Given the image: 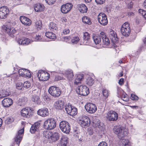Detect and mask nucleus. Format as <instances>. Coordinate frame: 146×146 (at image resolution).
I'll return each mask as SVG.
<instances>
[{
	"mask_svg": "<svg viewBox=\"0 0 146 146\" xmlns=\"http://www.w3.org/2000/svg\"><path fill=\"white\" fill-rule=\"evenodd\" d=\"M56 0H46L47 3L49 5L54 4Z\"/></svg>",
	"mask_w": 146,
	"mask_h": 146,
	"instance_id": "nucleus-54",
	"label": "nucleus"
},
{
	"mask_svg": "<svg viewBox=\"0 0 146 146\" xmlns=\"http://www.w3.org/2000/svg\"><path fill=\"white\" fill-rule=\"evenodd\" d=\"M26 103V102L24 98L20 99L18 102V104L19 106H22L24 105Z\"/></svg>",
	"mask_w": 146,
	"mask_h": 146,
	"instance_id": "nucleus-44",
	"label": "nucleus"
},
{
	"mask_svg": "<svg viewBox=\"0 0 146 146\" xmlns=\"http://www.w3.org/2000/svg\"><path fill=\"white\" fill-rule=\"evenodd\" d=\"M37 114L42 117H45L49 114L48 110L46 108H42L39 109L37 111Z\"/></svg>",
	"mask_w": 146,
	"mask_h": 146,
	"instance_id": "nucleus-23",
	"label": "nucleus"
},
{
	"mask_svg": "<svg viewBox=\"0 0 146 146\" xmlns=\"http://www.w3.org/2000/svg\"><path fill=\"white\" fill-rule=\"evenodd\" d=\"M77 7L79 10L82 13H86L88 10L87 7L84 4H82L78 5Z\"/></svg>",
	"mask_w": 146,
	"mask_h": 146,
	"instance_id": "nucleus-30",
	"label": "nucleus"
},
{
	"mask_svg": "<svg viewBox=\"0 0 146 146\" xmlns=\"http://www.w3.org/2000/svg\"><path fill=\"white\" fill-rule=\"evenodd\" d=\"M85 108L87 111L90 113H95L97 110L95 105L91 103L86 104L85 106Z\"/></svg>",
	"mask_w": 146,
	"mask_h": 146,
	"instance_id": "nucleus-14",
	"label": "nucleus"
},
{
	"mask_svg": "<svg viewBox=\"0 0 146 146\" xmlns=\"http://www.w3.org/2000/svg\"><path fill=\"white\" fill-rule=\"evenodd\" d=\"M74 136L76 140H78L80 141H81L82 139H81V136L80 135L79 131L77 130H75L74 131Z\"/></svg>",
	"mask_w": 146,
	"mask_h": 146,
	"instance_id": "nucleus-40",
	"label": "nucleus"
},
{
	"mask_svg": "<svg viewBox=\"0 0 146 146\" xmlns=\"http://www.w3.org/2000/svg\"><path fill=\"white\" fill-rule=\"evenodd\" d=\"M35 11L36 12H41L43 11L44 9V6L42 4H36L34 6Z\"/></svg>",
	"mask_w": 146,
	"mask_h": 146,
	"instance_id": "nucleus-29",
	"label": "nucleus"
},
{
	"mask_svg": "<svg viewBox=\"0 0 146 146\" xmlns=\"http://www.w3.org/2000/svg\"><path fill=\"white\" fill-rule=\"evenodd\" d=\"M106 117L108 120L114 121L118 119V115L116 111L111 110L108 112L106 114Z\"/></svg>",
	"mask_w": 146,
	"mask_h": 146,
	"instance_id": "nucleus-5",
	"label": "nucleus"
},
{
	"mask_svg": "<svg viewBox=\"0 0 146 146\" xmlns=\"http://www.w3.org/2000/svg\"><path fill=\"white\" fill-rule=\"evenodd\" d=\"M93 123L95 127L98 128L100 130L104 131L105 129V126L103 123L100 122V120L95 116L93 117Z\"/></svg>",
	"mask_w": 146,
	"mask_h": 146,
	"instance_id": "nucleus-12",
	"label": "nucleus"
},
{
	"mask_svg": "<svg viewBox=\"0 0 146 146\" xmlns=\"http://www.w3.org/2000/svg\"><path fill=\"white\" fill-rule=\"evenodd\" d=\"M37 76L39 80L45 81L49 79L50 75L45 71L39 70L38 72Z\"/></svg>",
	"mask_w": 146,
	"mask_h": 146,
	"instance_id": "nucleus-10",
	"label": "nucleus"
},
{
	"mask_svg": "<svg viewBox=\"0 0 146 146\" xmlns=\"http://www.w3.org/2000/svg\"><path fill=\"white\" fill-rule=\"evenodd\" d=\"M18 76L16 74H13L11 75V77L14 80L17 79Z\"/></svg>",
	"mask_w": 146,
	"mask_h": 146,
	"instance_id": "nucleus-61",
	"label": "nucleus"
},
{
	"mask_svg": "<svg viewBox=\"0 0 146 146\" xmlns=\"http://www.w3.org/2000/svg\"><path fill=\"white\" fill-rule=\"evenodd\" d=\"M65 109L67 113L71 116L75 115L77 113V109L70 104H66Z\"/></svg>",
	"mask_w": 146,
	"mask_h": 146,
	"instance_id": "nucleus-7",
	"label": "nucleus"
},
{
	"mask_svg": "<svg viewBox=\"0 0 146 146\" xmlns=\"http://www.w3.org/2000/svg\"><path fill=\"white\" fill-rule=\"evenodd\" d=\"M101 36L99 35L94 36L93 37V39L95 43L96 44H99L101 41Z\"/></svg>",
	"mask_w": 146,
	"mask_h": 146,
	"instance_id": "nucleus-37",
	"label": "nucleus"
},
{
	"mask_svg": "<svg viewBox=\"0 0 146 146\" xmlns=\"http://www.w3.org/2000/svg\"><path fill=\"white\" fill-rule=\"evenodd\" d=\"M34 38L35 39V41H44V40L42 38L41 36L39 35L36 34L35 36H34Z\"/></svg>",
	"mask_w": 146,
	"mask_h": 146,
	"instance_id": "nucleus-46",
	"label": "nucleus"
},
{
	"mask_svg": "<svg viewBox=\"0 0 146 146\" xmlns=\"http://www.w3.org/2000/svg\"><path fill=\"white\" fill-rule=\"evenodd\" d=\"M45 35L47 38L52 39H55L56 36L55 34L52 32H47L45 33Z\"/></svg>",
	"mask_w": 146,
	"mask_h": 146,
	"instance_id": "nucleus-39",
	"label": "nucleus"
},
{
	"mask_svg": "<svg viewBox=\"0 0 146 146\" xmlns=\"http://www.w3.org/2000/svg\"><path fill=\"white\" fill-rule=\"evenodd\" d=\"M1 93L2 94V95H3L5 94H7V95L5 96V97L7 96H8L9 94L8 92L7 91L5 90H2V92H1Z\"/></svg>",
	"mask_w": 146,
	"mask_h": 146,
	"instance_id": "nucleus-58",
	"label": "nucleus"
},
{
	"mask_svg": "<svg viewBox=\"0 0 146 146\" xmlns=\"http://www.w3.org/2000/svg\"><path fill=\"white\" fill-rule=\"evenodd\" d=\"M114 133L117 134L119 138L120 139L121 146H130L129 141L123 139V137L126 136L127 135V130L124 129L123 127H119L115 129Z\"/></svg>",
	"mask_w": 146,
	"mask_h": 146,
	"instance_id": "nucleus-1",
	"label": "nucleus"
},
{
	"mask_svg": "<svg viewBox=\"0 0 146 146\" xmlns=\"http://www.w3.org/2000/svg\"><path fill=\"white\" fill-rule=\"evenodd\" d=\"M70 31L68 29H64L63 31V33L64 34H67L69 33Z\"/></svg>",
	"mask_w": 146,
	"mask_h": 146,
	"instance_id": "nucleus-59",
	"label": "nucleus"
},
{
	"mask_svg": "<svg viewBox=\"0 0 146 146\" xmlns=\"http://www.w3.org/2000/svg\"><path fill=\"white\" fill-rule=\"evenodd\" d=\"M101 37L102 38L104 44L106 45H108L110 44V41L109 38H108L104 32L100 33Z\"/></svg>",
	"mask_w": 146,
	"mask_h": 146,
	"instance_id": "nucleus-31",
	"label": "nucleus"
},
{
	"mask_svg": "<svg viewBox=\"0 0 146 146\" xmlns=\"http://www.w3.org/2000/svg\"><path fill=\"white\" fill-rule=\"evenodd\" d=\"M139 12L146 19V11L139 9Z\"/></svg>",
	"mask_w": 146,
	"mask_h": 146,
	"instance_id": "nucleus-48",
	"label": "nucleus"
},
{
	"mask_svg": "<svg viewBox=\"0 0 146 146\" xmlns=\"http://www.w3.org/2000/svg\"><path fill=\"white\" fill-rule=\"evenodd\" d=\"M31 83L29 81L25 82L23 84L24 87L26 88H29L31 86Z\"/></svg>",
	"mask_w": 146,
	"mask_h": 146,
	"instance_id": "nucleus-50",
	"label": "nucleus"
},
{
	"mask_svg": "<svg viewBox=\"0 0 146 146\" xmlns=\"http://www.w3.org/2000/svg\"><path fill=\"white\" fill-rule=\"evenodd\" d=\"M59 138V134L58 133H52L49 141L50 142H55L58 140Z\"/></svg>",
	"mask_w": 146,
	"mask_h": 146,
	"instance_id": "nucleus-33",
	"label": "nucleus"
},
{
	"mask_svg": "<svg viewBox=\"0 0 146 146\" xmlns=\"http://www.w3.org/2000/svg\"><path fill=\"white\" fill-rule=\"evenodd\" d=\"M2 29L3 31L7 33L11 36H13L12 35L16 32V31L14 28L11 27L8 25L3 26Z\"/></svg>",
	"mask_w": 146,
	"mask_h": 146,
	"instance_id": "nucleus-13",
	"label": "nucleus"
},
{
	"mask_svg": "<svg viewBox=\"0 0 146 146\" xmlns=\"http://www.w3.org/2000/svg\"><path fill=\"white\" fill-rule=\"evenodd\" d=\"M86 82L88 85L92 86L94 83V80L91 77H88L87 78Z\"/></svg>",
	"mask_w": 146,
	"mask_h": 146,
	"instance_id": "nucleus-42",
	"label": "nucleus"
},
{
	"mask_svg": "<svg viewBox=\"0 0 146 146\" xmlns=\"http://www.w3.org/2000/svg\"><path fill=\"white\" fill-rule=\"evenodd\" d=\"M144 44L141 47V49L142 50L145 49L146 48V36L145 38L143 40Z\"/></svg>",
	"mask_w": 146,
	"mask_h": 146,
	"instance_id": "nucleus-53",
	"label": "nucleus"
},
{
	"mask_svg": "<svg viewBox=\"0 0 146 146\" xmlns=\"http://www.w3.org/2000/svg\"><path fill=\"white\" fill-rule=\"evenodd\" d=\"M82 22L86 24L90 25L92 23L90 18L87 16L83 17L82 18Z\"/></svg>",
	"mask_w": 146,
	"mask_h": 146,
	"instance_id": "nucleus-38",
	"label": "nucleus"
},
{
	"mask_svg": "<svg viewBox=\"0 0 146 146\" xmlns=\"http://www.w3.org/2000/svg\"><path fill=\"white\" fill-rule=\"evenodd\" d=\"M64 103L63 101L59 100L56 101L54 104L55 108L58 110H62L64 107Z\"/></svg>",
	"mask_w": 146,
	"mask_h": 146,
	"instance_id": "nucleus-26",
	"label": "nucleus"
},
{
	"mask_svg": "<svg viewBox=\"0 0 146 146\" xmlns=\"http://www.w3.org/2000/svg\"><path fill=\"white\" fill-rule=\"evenodd\" d=\"M83 43L84 45H89L90 43V34L87 32L84 33L83 35Z\"/></svg>",
	"mask_w": 146,
	"mask_h": 146,
	"instance_id": "nucleus-24",
	"label": "nucleus"
},
{
	"mask_svg": "<svg viewBox=\"0 0 146 146\" xmlns=\"http://www.w3.org/2000/svg\"><path fill=\"white\" fill-rule=\"evenodd\" d=\"M91 123V121L89 117L86 116H84L82 120H80L79 123L82 127L88 126Z\"/></svg>",
	"mask_w": 146,
	"mask_h": 146,
	"instance_id": "nucleus-17",
	"label": "nucleus"
},
{
	"mask_svg": "<svg viewBox=\"0 0 146 146\" xmlns=\"http://www.w3.org/2000/svg\"><path fill=\"white\" fill-rule=\"evenodd\" d=\"M120 30L123 36L126 37L128 36L131 32L129 24L128 22L125 23L121 26Z\"/></svg>",
	"mask_w": 146,
	"mask_h": 146,
	"instance_id": "nucleus-4",
	"label": "nucleus"
},
{
	"mask_svg": "<svg viewBox=\"0 0 146 146\" xmlns=\"http://www.w3.org/2000/svg\"><path fill=\"white\" fill-rule=\"evenodd\" d=\"M13 103L12 100L9 98H4L2 101V105L5 108H8L11 106Z\"/></svg>",
	"mask_w": 146,
	"mask_h": 146,
	"instance_id": "nucleus-19",
	"label": "nucleus"
},
{
	"mask_svg": "<svg viewBox=\"0 0 146 146\" xmlns=\"http://www.w3.org/2000/svg\"><path fill=\"white\" fill-rule=\"evenodd\" d=\"M103 96L105 99L107 98L109 96L108 91L105 88H103L102 90Z\"/></svg>",
	"mask_w": 146,
	"mask_h": 146,
	"instance_id": "nucleus-43",
	"label": "nucleus"
},
{
	"mask_svg": "<svg viewBox=\"0 0 146 146\" xmlns=\"http://www.w3.org/2000/svg\"><path fill=\"white\" fill-rule=\"evenodd\" d=\"M80 40L78 36L73 37L71 39V42L73 44L77 43Z\"/></svg>",
	"mask_w": 146,
	"mask_h": 146,
	"instance_id": "nucleus-45",
	"label": "nucleus"
},
{
	"mask_svg": "<svg viewBox=\"0 0 146 146\" xmlns=\"http://www.w3.org/2000/svg\"><path fill=\"white\" fill-rule=\"evenodd\" d=\"M98 146H108V145L105 142L103 141L100 142Z\"/></svg>",
	"mask_w": 146,
	"mask_h": 146,
	"instance_id": "nucleus-57",
	"label": "nucleus"
},
{
	"mask_svg": "<svg viewBox=\"0 0 146 146\" xmlns=\"http://www.w3.org/2000/svg\"><path fill=\"white\" fill-rule=\"evenodd\" d=\"M43 98L45 101L46 102L49 101L50 100V99L47 96H44Z\"/></svg>",
	"mask_w": 146,
	"mask_h": 146,
	"instance_id": "nucleus-63",
	"label": "nucleus"
},
{
	"mask_svg": "<svg viewBox=\"0 0 146 146\" xmlns=\"http://www.w3.org/2000/svg\"><path fill=\"white\" fill-rule=\"evenodd\" d=\"M32 41L29 39L26 38H19L17 42L19 44L25 46L30 44Z\"/></svg>",
	"mask_w": 146,
	"mask_h": 146,
	"instance_id": "nucleus-20",
	"label": "nucleus"
},
{
	"mask_svg": "<svg viewBox=\"0 0 146 146\" xmlns=\"http://www.w3.org/2000/svg\"><path fill=\"white\" fill-rule=\"evenodd\" d=\"M56 126V122L54 118H49L46 120L44 122V127L46 129H53Z\"/></svg>",
	"mask_w": 146,
	"mask_h": 146,
	"instance_id": "nucleus-2",
	"label": "nucleus"
},
{
	"mask_svg": "<svg viewBox=\"0 0 146 146\" xmlns=\"http://www.w3.org/2000/svg\"><path fill=\"white\" fill-rule=\"evenodd\" d=\"M98 20L100 24L102 25L105 26L108 23L107 16L104 13H100L98 14Z\"/></svg>",
	"mask_w": 146,
	"mask_h": 146,
	"instance_id": "nucleus-11",
	"label": "nucleus"
},
{
	"mask_svg": "<svg viewBox=\"0 0 146 146\" xmlns=\"http://www.w3.org/2000/svg\"><path fill=\"white\" fill-rule=\"evenodd\" d=\"M122 99L124 101L127 102L129 100V98L128 96H127V97L124 98Z\"/></svg>",
	"mask_w": 146,
	"mask_h": 146,
	"instance_id": "nucleus-64",
	"label": "nucleus"
},
{
	"mask_svg": "<svg viewBox=\"0 0 146 146\" xmlns=\"http://www.w3.org/2000/svg\"><path fill=\"white\" fill-rule=\"evenodd\" d=\"M31 110L29 108H25L22 110L21 111V115L26 117H29L31 115Z\"/></svg>",
	"mask_w": 146,
	"mask_h": 146,
	"instance_id": "nucleus-22",
	"label": "nucleus"
},
{
	"mask_svg": "<svg viewBox=\"0 0 146 146\" xmlns=\"http://www.w3.org/2000/svg\"><path fill=\"white\" fill-rule=\"evenodd\" d=\"M71 38L70 36H66L64 37V41L66 42L69 43L71 42Z\"/></svg>",
	"mask_w": 146,
	"mask_h": 146,
	"instance_id": "nucleus-49",
	"label": "nucleus"
},
{
	"mask_svg": "<svg viewBox=\"0 0 146 146\" xmlns=\"http://www.w3.org/2000/svg\"><path fill=\"white\" fill-rule=\"evenodd\" d=\"M31 100L36 104H38L40 102V98L38 96L33 95L31 98Z\"/></svg>",
	"mask_w": 146,
	"mask_h": 146,
	"instance_id": "nucleus-41",
	"label": "nucleus"
},
{
	"mask_svg": "<svg viewBox=\"0 0 146 146\" xmlns=\"http://www.w3.org/2000/svg\"><path fill=\"white\" fill-rule=\"evenodd\" d=\"M9 13V10L7 7L3 6L0 8V18H5Z\"/></svg>",
	"mask_w": 146,
	"mask_h": 146,
	"instance_id": "nucleus-16",
	"label": "nucleus"
},
{
	"mask_svg": "<svg viewBox=\"0 0 146 146\" xmlns=\"http://www.w3.org/2000/svg\"><path fill=\"white\" fill-rule=\"evenodd\" d=\"M124 80L123 78H121L119 81V84L120 85H122L124 84Z\"/></svg>",
	"mask_w": 146,
	"mask_h": 146,
	"instance_id": "nucleus-60",
	"label": "nucleus"
},
{
	"mask_svg": "<svg viewBox=\"0 0 146 146\" xmlns=\"http://www.w3.org/2000/svg\"><path fill=\"white\" fill-rule=\"evenodd\" d=\"M40 126V123L36 122L32 125L30 129V131L32 133H34L36 131H38Z\"/></svg>",
	"mask_w": 146,
	"mask_h": 146,
	"instance_id": "nucleus-28",
	"label": "nucleus"
},
{
	"mask_svg": "<svg viewBox=\"0 0 146 146\" xmlns=\"http://www.w3.org/2000/svg\"><path fill=\"white\" fill-rule=\"evenodd\" d=\"M19 75L22 77L29 78L31 76V73L29 70L27 69H20L18 71Z\"/></svg>",
	"mask_w": 146,
	"mask_h": 146,
	"instance_id": "nucleus-15",
	"label": "nucleus"
},
{
	"mask_svg": "<svg viewBox=\"0 0 146 146\" xmlns=\"http://www.w3.org/2000/svg\"><path fill=\"white\" fill-rule=\"evenodd\" d=\"M131 98L132 100H137L138 99V97L136 95L133 94H131Z\"/></svg>",
	"mask_w": 146,
	"mask_h": 146,
	"instance_id": "nucleus-52",
	"label": "nucleus"
},
{
	"mask_svg": "<svg viewBox=\"0 0 146 146\" xmlns=\"http://www.w3.org/2000/svg\"><path fill=\"white\" fill-rule=\"evenodd\" d=\"M68 138L65 136L62 137L60 141L61 146H66L67 143Z\"/></svg>",
	"mask_w": 146,
	"mask_h": 146,
	"instance_id": "nucleus-36",
	"label": "nucleus"
},
{
	"mask_svg": "<svg viewBox=\"0 0 146 146\" xmlns=\"http://www.w3.org/2000/svg\"><path fill=\"white\" fill-rule=\"evenodd\" d=\"M83 78V74H78L76 78L74 81V84L76 85H78L81 82V80Z\"/></svg>",
	"mask_w": 146,
	"mask_h": 146,
	"instance_id": "nucleus-32",
	"label": "nucleus"
},
{
	"mask_svg": "<svg viewBox=\"0 0 146 146\" xmlns=\"http://www.w3.org/2000/svg\"><path fill=\"white\" fill-rule=\"evenodd\" d=\"M59 127L61 130L65 133H68L70 131V124L66 121H61L59 125Z\"/></svg>",
	"mask_w": 146,
	"mask_h": 146,
	"instance_id": "nucleus-8",
	"label": "nucleus"
},
{
	"mask_svg": "<svg viewBox=\"0 0 146 146\" xmlns=\"http://www.w3.org/2000/svg\"><path fill=\"white\" fill-rule=\"evenodd\" d=\"M105 0H95L96 3L98 4H101L104 2Z\"/></svg>",
	"mask_w": 146,
	"mask_h": 146,
	"instance_id": "nucleus-56",
	"label": "nucleus"
},
{
	"mask_svg": "<svg viewBox=\"0 0 146 146\" xmlns=\"http://www.w3.org/2000/svg\"><path fill=\"white\" fill-rule=\"evenodd\" d=\"M24 132V128L19 130L14 138V141L13 143L12 146H19V144L22 140Z\"/></svg>",
	"mask_w": 146,
	"mask_h": 146,
	"instance_id": "nucleus-3",
	"label": "nucleus"
},
{
	"mask_svg": "<svg viewBox=\"0 0 146 146\" xmlns=\"http://www.w3.org/2000/svg\"><path fill=\"white\" fill-rule=\"evenodd\" d=\"M78 94L82 96H85L89 93V89L85 85L79 86L76 90Z\"/></svg>",
	"mask_w": 146,
	"mask_h": 146,
	"instance_id": "nucleus-9",
	"label": "nucleus"
},
{
	"mask_svg": "<svg viewBox=\"0 0 146 146\" xmlns=\"http://www.w3.org/2000/svg\"><path fill=\"white\" fill-rule=\"evenodd\" d=\"M49 29L50 30L54 32H56L58 29L56 25L53 22H51L49 25Z\"/></svg>",
	"mask_w": 146,
	"mask_h": 146,
	"instance_id": "nucleus-34",
	"label": "nucleus"
},
{
	"mask_svg": "<svg viewBox=\"0 0 146 146\" xmlns=\"http://www.w3.org/2000/svg\"><path fill=\"white\" fill-rule=\"evenodd\" d=\"M109 36L112 42L115 43L117 42L118 38L116 33L113 31L111 30L110 31Z\"/></svg>",
	"mask_w": 146,
	"mask_h": 146,
	"instance_id": "nucleus-27",
	"label": "nucleus"
},
{
	"mask_svg": "<svg viewBox=\"0 0 146 146\" xmlns=\"http://www.w3.org/2000/svg\"><path fill=\"white\" fill-rule=\"evenodd\" d=\"M43 134L44 137L49 141L50 137L52 135V132L48 130H44L43 132Z\"/></svg>",
	"mask_w": 146,
	"mask_h": 146,
	"instance_id": "nucleus-35",
	"label": "nucleus"
},
{
	"mask_svg": "<svg viewBox=\"0 0 146 146\" xmlns=\"http://www.w3.org/2000/svg\"><path fill=\"white\" fill-rule=\"evenodd\" d=\"M49 93L54 97H58L60 95L61 92L59 88L55 86H50L48 90Z\"/></svg>",
	"mask_w": 146,
	"mask_h": 146,
	"instance_id": "nucleus-6",
	"label": "nucleus"
},
{
	"mask_svg": "<svg viewBox=\"0 0 146 146\" xmlns=\"http://www.w3.org/2000/svg\"><path fill=\"white\" fill-rule=\"evenodd\" d=\"M62 73L69 80H72L73 78L74 74L72 71L69 69L62 72Z\"/></svg>",
	"mask_w": 146,
	"mask_h": 146,
	"instance_id": "nucleus-21",
	"label": "nucleus"
},
{
	"mask_svg": "<svg viewBox=\"0 0 146 146\" xmlns=\"http://www.w3.org/2000/svg\"><path fill=\"white\" fill-rule=\"evenodd\" d=\"M16 88L18 90H22L23 88V85L22 82H18L16 84Z\"/></svg>",
	"mask_w": 146,
	"mask_h": 146,
	"instance_id": "nucleus-47",
	"label": "nucleus"
},
{
	"mask_svg": "<svg viewBox=\"0 0 146 146\" xmlns=\"http://www.w3.org/2000/svg\"><path fill=\"white\" fill-rule=\"evenodd\" d=\"M133 6V3L132 2H130L127 5V7L128 8L131 9L132 8Z\"/></svg>",
	"mask_w": 146,
	"mask_h": 146,
	"instance_id": "nucleus-62",
	"label": "nucleus"
},
{
	"mask_svg": "<svg viewBox=\"0 0 146 146\" xmlns=\"http://www.w3.org/2000/svg\"><path fill=\"white\" fill-rule=\"evenodd\" d=\"M20 20L21 23L26 26H30L31 24V20L25 16H21L20 17Z\"/></svg>",
	"mask_w": 146,
	"mask_h": 146,
	"instance_id": "nucleus-25",
	"label": "nucleus"
},
{
	"mask_svg": "<svg viewBox=\"0 0 146 146\" xmlns=\"http://www.w3.org/2000/svg\"><path fill=\"white\" fill-rule=\"evenodd\" d=\"M72 7V4L70 3H67L65 5H63L61 7V11L64 13H67L71 9Z\"/></svg>",
	"mask_w": 146,
	"mask_h": 146,
	"instance_id": "nucleus-18",
	"label": "nucleus"
},
{
	"mask_svg": "<svg viewBox=\"0 0 146 146\" xmlns=\"http://www.w3.org/2000/svg\"><path fill=\"white\" fill-rule=\"evenodd\" d=\"M13 119L12 120L10 118H8L6 119L5 121V122L6 123L8 124L13 122Z\"/></svg>",
	"mask_w": 146,
	"mask_h": 146,
	"instance_id": "nucleus-55",
	"label": "nucleus"
},
{
	"mask_svg": "<svg viewBox=\"0 0 146 146\" xmlns=\"http://www.w3.org/2000/svg\"><path fill=\"white\" fill-rule=\"evenodd\" d=\"M41 22L40 21H37L35 23V25L38 29H40L41 27Z\"/></svg>",
	"mask_w": 146,
	"mask_h": 146,
	"instance_id": "nucleus-51",
	"label": "nucleus"
}]
</instances>
